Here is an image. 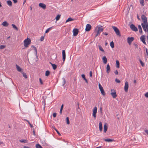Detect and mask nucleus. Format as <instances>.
I'll return each instance as SVG.
<instances>
[{
  "instance_id": "obj_14",
  "label": "nucleus",
  "mask_w": 148,
  "mask_h": 148,
  "mask_svg": "<svg viewBox=\"0 0 148 148\" xmlns=\"http://www.w3.org/2000/svg\"><path fill=\"white\" fill-rule=\"evenodd\" d=\"M62 60L64 62L66 58V54L65 51V50H63L62 51Z\"/></svg>"
},
{
  "instance_id": "obj_16",
  "label": "nucleus",
  "mask_w": 148,
  "mask_h": 148,
  "mask_svg": "<svg viewBox=\"0 0 148 148\" xmlns=\"http://www.w3.org/2000/svg\"><path fill=\"white\" fill-rule=\"evenodd\" d=\"M104 131L105 133H106L107 130L108 129V125L106 123H105L103 127Z\"/></svg>"
},
{
  "instance_id": "obj_40",
  "label": "nucleus",
  "mask_w": 148,
  "mask_h": 148,
  "mask_svg": "<svg viewBox=\"0 0 148 148\" xmlns=\"http://www.w3.org/2000/svg\"><path fill=\"white\" fill-rule=\"evenodd\" d=\"M139 61H140V63L141 66H142L143 67L145 65L144 63L142 62V61L140 59L139 60Z\"/></svg>"
},
{
  "instance_id": "obj_32",
  "label": "nucleus",
  "mask_w": 148,
  "mask_h": 148,
  "mask_svg": "<svg viewBox=\"0 0 148 148\" xmlns=\"http://www.w3.org/2000/svg\"><path fill=\"white\" fill-rule=\"evenodd\" d=\"M116 67L118 68H119V62L117 60H116Z\"/></svg>"
},
{
  "instance_id": "obj_8",
  "label": "nucleus",
  "mask_w": 148,
  "mask_h": 148,
  "mask_svg": "<svg viewBox=\"0 0 148 148\" xmlns=\"http://www.w3.org/2000/svg\"><path fill=\"white\" fill-rule=\"evenodd\" d=\"M130 27L131 29L135 32L138 31V29L133 24H131L130 26Z\"/></svg>"
},
{
  "instance_id": "obj_5",
  "label": "nucleus",
  "mask_w": 148,
  "mask_h": 148,
  "mask_svg": "<svg viewBox=\"0 0 148 148\" xmlns=\"http://www.w3.org/2000/svg\"><path fill=\"white\" fill-rule=\"evenodd\" d=\"M141 18L143 21V24H145L146 23H148L147 21V18L144 15H142L141 16Z\"/></svg>"
},
{
  "instance_id": "obj_24",
  "label": "nucleus",
  "mask_w": 148,
  "mask_h": 148,
  "mask_svg": "<svg viewBox=\"0 0 148 148\" xmlns=\"http://www.w3.org/2000/svg\"><path fill=\"white\" fill-rule=\"evenodd\" d=\"M19 141L20 142L24 143H27L28 142L27 140L26 139H22L21 140H20Z\"/></svg>"
},
{
  "instance_id": "obj_13",
  "label": "nucleus",
  "mask_w": 148,
  "mask_h": 148,
  "mask_svg": "<svg viewBox=\"0 0 148 148\" xmlns=\"http://www.w3.org/2000/svg\"><path fill=\"white\" fill-rule=\"evenodd\" d=\"M91 28V25L89 24H87L86 26L85 30L86 31H89L90 30Z\"/></svg>"
},
{
  "instance_id": "obj_2",
  "label": "nucleus",
  "mask_w": 148,
  "mask_h": 148,
  "mask_svg": "<svg viewBox=\"0 0 148 148\" xmlns=\"http://www.w3.org/2000/svg\"><path fill=\"white\" fill-rule=\"evenodd\" d=\"M141 25L143 28L144 31L145 32H148V24L146 23L145 24L141 23Z\"/></svg>"
},
{
  "instance_id": "obj_29",
  "label": "nucleus",
  "mask_w": 148,
  "mask_h": 148,
  "mask_svg": "<svg viewBox=\"0 0 148 148\" xmlns=\"http://www.w3.org/2000/svg\"><path fill=\"white\" fill-rule=\"evenodd\" d=\"M74 20V19L72 18H71L70 17L68 18V19L66 20V23H67V22L69 21H73Z\"/></svg>"
},
{
  "instance_id": "obj_54",
  "label": "nucleus",
  "mask_w": 148,
  "mask_h": 148,
  "mask_svg": "<svg viewBox=\"0 0 148 148\" xmlns=\"http://www.w3.org/2000/svg\"><path fill=\"white\" fill-rule=\"evenodd\" d=\"M115 74L116 75H118V72L117 70H116L114 72Z\"/></svg>"
},
{
  "instance_id": "obj_19",
  "label": "nucleus",
  "mask_w": 148,
  "mask_h": 148,
  "mask_svg": "<svg viewBox=\"0 0 148 148\" xmlns=\"http://www.w3.org/2000/svg\"><path fill=\"white\" fill-rule=\"evenodd\" d=\"M99 130L101 132L102 130V125L101 122H99Z\"/></svg>"
},
{
  "instance_id": "obj_46",
  "label": "nucleus",
  "mask_w": 148,
  "mask_h": 148,
  "mask_svg": "<svg viewBox=\"0 0 148 148\" xmlns=\"http://www.w3.org/2000/svg\"><path fill=\"white\" fill-rule=\"evenodd\" d=\"M39 80L40 83L41 84H43V82H42V79L40 78L39 79Z\"/></svg>"
},
{
  "instance_id": "obj_38",
  "label": "nucleus",
  "mask_w": 148,
  "mask_h": 148,
  "mask_svg": "<svg viewBox=\"0 0 148 148\" xmlns=\"http://www.w3.org/2000/svg\"><path fill=\"white\" fill-rule=\"evenodd\" d=\"M52 28V27H51L48 28L45 31V33H48L49 31L51 30V29Z\"/></svg>"
},
{
  "instance_id": "obj_50",
  "label": "nucleus",
  "mask_w": 148,
  "mask_h": 148,
  "mask_svg": "<svg viewBox=\"0 0 148 148\" xmlns=\"http://www.w3.org/2000/svg\"><path fill=\"white\" fill-rule=\"evenodd\" d=\"M145 96L148 98V92H146L145 94Z\"/></svg>"
},
{
  "instance_id": "obj_49",
  "label": "nucleus",
  "mask_w": 148,
  "mask_h": 148,
  "mask_svg": "<svg viewBox=\"0 0 148 148\" xmlns=\"http://www.w3.org/2000/svg\"><path fill=\"white\" fill-rule=\"evenodd\" d=\"M81 76H82V77L84 79L86 78L85 77V75L84 74H82V75Z\"/></svg>"
},
{
  "instance_id": "obj_56",
  "label": "nucleus",
  "mask_w": 148,
  "mask_h": 148,
  "mask_svg": "<svg viewBox=\"0 0 148 148\" xmlns=\"http://www.w3.org/2000/svg\"><path fill=\"white\" fill-rule=\"evenodd\" d=\"M63 107V105L62 104L61 106L60 110H62Z\"/></svg>"
},
{
  "instance_id": "obj_34",
  "label": "nucleus",
  "mask_w": 148,
  "mask_h": 148,
  "mask_svg": "<svg viewBox=\"0 0 148 148\" xmlns=\"http://www.w3.org/2000/svg\"><path fill=\"white\" fill-rule=\"evenodd\" d=\"M62 79L63 80L62 86H64V85L66 83V80H65V79L64 78H62Z\"/></svg>"
},
{
  "instance_id": "obj_33",
  "label": "nucleus",
  "mask_w": 148,
  "mask_h": 148,
  "mask_svg": "<svg viewBox=\"0 0 148 148\" xmlns=\"http://www.w3.org/2000/svg\"><path fill=\"white\" fill-rule=\"evenodd\" d=\"M99 49L102 52H104V51L101 45H99Z\"/></svg>"
},
{
  "instance_id": "obj_20",
  "label": "nucleus",
  "mask_w": 148,
  "mask_h": 148,
  "mask_svg": "<svg viewBox=\"0 0 148 148\" xmlns=\"http://www.w3.org/2000/svg\"><path fill=\"white\" fill-rule=\"evenodd\" d=\"M102 60H103V62L104 64H106L107 61V59L106 56H104L103 57Z\"/></svg>"
},
{
  "instance_id": "obj_59",
  "label": "nucleus",
  "mask_w": 148,
  "mask_h": 148,
  "mask_svg": "<svg viewBox=\"0 0 148 148\" xmlns=\"http://www.w3.org/2000/svg\"><path fill=\"white\" fill-rule=\"evenodd\" d=\"M84 79L85 80V82H86V83H88V80H87V79H86V78H85V79Z\"/></svg>"
},
{
  "instance_id": "obj_1",
  "label": "nucleus",
  "mask_w": 148,
  "mask_h": 148,
  "mask_svg": "<svg viewBox=\"0 0 148 148\" xmlns=\"http://www.w3.org/2000/svg\"><path fill=\"white\" fill-rule=\"evenodd\" d=\"M24 46L25 47H28V45L30 44L31 40L29 38H27L24 41Z\"/></svg>"
},
{
  "instance_id": "obj_11",
  "label": "nucleus",
  "mask_w": 148,
  "mask_h": 148,
  "mask_svg": "<svg viewBox=\"0 0 148 148\" xmlns=\"http://www.w3.org/2000/svg\"><path fill=\"white\" fill-rule=\"evenodd\" d=\"M73 36H75L77 35L79 31L78 29L77 28H74L73 30Z\"/></svg>"
},
{
  "instance_id": "obj_55",
  "label": "nucleus",
  "mask_w": 148,
  "mask_h": 148,
  "mask_svg": "<svg viewBox=\"0 0 148 148\" xmlns=\"http://www.w3.org/2000/svg\"><path fill=\"white\" fill-rule=\"evenodd\" d=\"M13 2H14V3H16L17 2V0H13Z\"/></svg>"
},
{
  "instance_id": "obj_6",
  "label": "nucleus",
  "mask_w": 148,
  "mask_h": 148,
  "mask_svg": "<svg viewBox=\"0 0 148 148\" xmlns=\"http://www.w3.org/2000/svg\"><path fill=\"white\" fill-rule=\"evenodd\" d=\"M103 30V29L99 27L97 30V33L95 36H97L100 35V33Z\"/></svg>"
},
{
  "instance_id": "obj_3",
  "label": "nucleus",
  "mask_w": 148,
  "mask_h": 148,
  "mask_svg": "<svg viewBox=\"0 0 148 148\" xmlns=\"http://www.w3.org/2000/svg\"><path fill=\"white\" fill-rule=\"evenodd\" d=\"M112 28L114 30L116 34L119 36H121L119 31V29L116 27L112 26Z\"/></svg>"
},
{
  "instance_id": "obj_63",
  "label": "nucleus",
  "mask_w": 148,
  "mask_h": 148,
  "mask_svg": "<svg viewBox=\"0 0 148 148\" xmlns=\"http://www.w3.org/2000/svg\"><path fill=\"white\" fill-rule=\"evenodd\" d=\"M144 44H145V45H146V42H145V41H143V42H142Z\"/></svg>"
},
{
  "instance_id": "obj_26",
  "label": "nucleus",
  "mask_w": 148,
  "mask_h": 148,
  "mask_svg": "<svg viewBox=\"0 0 148 148\" xmlns=\"http://www.w3.org/2000/svg\"><path fill=\"white\" fill-rule=\"evenodd\" d=\"M140 3L142 6H143L144 5V0H139Z\"/></svg>"
},
{
  "instance_id": "obj_9",
  "label": "nucleus",
  "mask_w": 148,
  "mask_h": 148,
  "mask_svg": "<svg viewBox=\"0 0 148 148\" xmlns=\"http://www.w3.org/2000/svg\"><path fill=\"white\" fill-rule=\"evenodd\" d=\"M110 94L113 97V98H115L116 97V94L115 90H112L111 91Z\"/></svg>"
},
{
  "instance_id": "obj_18",
  "label": "nucleus",
  "mask_w": 148,
  "mask_h": 148,
  "mask_svg": "<svg viewBox=\"0 0 148 148\" xmlns=\"http://www.w3.org/2000/svg\"><path fill=\"white\" fill-rule=\"evenodd\" d=\"M2 25L4 27H7L8 25L9 24L7 21H5L2 23Z\"/></svg>"
},
{
  "instance_id": "obj_42",
  "label": "nucleus",
  "mask_w": 148,
  "mask_h": 148,
  "mask_svg": "<svg viewBox=\"0 0 148 148\" xmlns=\"http://www.w3.org/2000/svg\"><path fill=\"white\" fill-rule=\"evenodd\" d=\"M5 46L3 45H1L0 46V49H2L5 48Z\"/></svg>"
},
{
  "instance_id": "obj_35",
  "label": "nucleus",
  "mask_w": 148,
  "mask_h": 148,
  "mask_svg": "<svg viewBox=\"0 0 148 148\" xmlns=\"http://www.w3.org/2000/svg\"><path fill=\"white\" fill-rule=\"evenodd\" d=\"M60 15L59 14L58 15H57L56 17V21H58L59 20L60 18Z\"/></svg>"
},
{
  "instance_id": "obj_51",
  "label": "nucleus",
  "mask_w": 148,
  "mask_h": 148,
  "mask_svg": "<svg viewBox=\"0 0 148 148\" xmlns=\"http://www.w3.org/2000/svg\"><path fill=\"white\" fill-rule=\"evenodd\" d=\"M90 76L91 77L92 76V72L91 71H90Z\"/></svg>"
},
{
  "instance_id": "obj_64",
  "label": "nucleus",
  "mask_w": 148,
  "mask_h": 148,
  "mask_svg": "<svg viewBox=\"0 0 148 148\" xmlns=\"http://www.w3.org/2000/svg\"><path fill=\"white\" fill-rule=\"evenodd\" d=\"M26 1V0H24V1H23V4H24L25 3Z\"/></svg>"
},
{
  "instance_id": "obj_45",
  "label": "nucleus",
  "mask_w": 148,
  "mask_h": 148,
  "mask_svg": "<svg viewBox=\"0 0 148 148\" xmlns=\"http://www.w3.org/2000/svg\"><path fill=\"white\" fill-rule=\"evenodd\" d=\"M115 82L118 83H120V81L119 79H118L117 78H116L115 80Z\"/></svg>"
},
{
  "instance_id": "obj_43",
  "label": "nucleus",
  "mask_w": 148,
  "mask_h": 148,
  "mask_svg": "<svg viewBox=\"0 0 148 148\" xmlns=\"http://www.w3.org/2000/svg\"><path fill=\"white\" fill-rule=\"evenodd\" d=\"M23 76L25 78H27V76L26 74L24 73H23Z\"/></svg>"
},
{
  "instance_id": "obj_12",
  "label": "nucleus",
  "mask_w": 148,
  "mask_h": 148,
  "mask_svg": "<svg viewBox=\"0 0 148 148\" xmlns=\"http://www.w3.org/2000/svg\"><path fill=\"white\" fill-rule=\"evenodd\" d=\"M128 87L129 84L128 82H125L124 86V90L125 92H127L128 91Z\"/></svg>"
},
{
  "instance_id": "obj_62",
  "label": "nucleus",
  "mask_w": 148,
  "mask_h": 148,
  "mask_svg": "<svg viewBox=\"0 0 148 148\" xmlns=\"http://www.w3.org/2000/svg\"><path fill=\"white\" fill-rule=\"evenodd\" d=\"M62 110H60V114H61L62 113Z\"/></svg>"
},
{
  "instance_id": "obj_17",
  "label": "nucleus",
  "mask_w": 148,
  "mask_h": 148,
  "mask_svg": "<svg viewBox=\"0 0 148 148\" xmlns=\"http://www.w3.org/2000/svg\"><path fill=\"white\" fill-rule=\"evenodd\" d=\"M32 47L34 49V50L35 51V54H36V57L37 58H38V56L37 55V49L36 47L34 46H32Z\"/></svg>"
},
{
  "instance_id": "obj_60",
  "label": "nucleus",
  "mask_w": 148,
  "mask_h": 148,
  "mask_svg": "<svg viewBox=\"0 0 148 148\" xmlns=\"http://www.w3.org/2000/svg\"><path fill=\"white\" fill-rule=\"evenodd\" d=\"M33 135L34 136L35 135V131L34 130L33 131Z\"/></svg>"
},
{
  "instance_id": "obj_48",
  "label": "nucleus",
  "mask_w": 148,
  "mask_h": 148,
  "mask_svg": "<svg viewBox=\"0 0 148 148\" xmlns=\"http://www.w3.org/2000/svg\"><path fill=\"white\" fill-rule=\"evenodd\" d=\"M56 113H54L53 114V117H55L56 116Z\"/></svg>"
},
{
  "instance_id": "obj_57",
  "label": "nucleus",
  "mask_w": 148,
  "mask_h": 148,
  "mask_svg": "<svg viewBox=\"0 0 148 148\" xmlns=\"http://www.w3.org/2000/svg\"><path fill=\"white\" fill-rule=\"evenodd\" d=\"M139 32L140 33H142V29H139Z\"/></svg>"
},
{
  "instance_id": "obj_31",
  "label": "nucleus",
  "mask_w": 148,
  "mask_h": 148,
  "mask_svg": "<svg viewBox=\"0 0 148 148\" xmlns=\"http://www.w3.org/2000/svg\"><path fill=\"white\" fill-rule=\"evenodd\" d=\"M110 45L111 47L112 48L114 47V44L113 41H112L110 42Z\"/></svg>"
},
{
  "instance_id": "obj_36",
  "label": "nucleus",
  "mask_w": 148,
  "mask_h": 148,
  "mask_svg": "<svg viewBox=\"0 0 148 148\" xmlns=\"http://www.w3.org/2000/svg\"><path fill=\"white\" fill-rule=\"evenodd\" d=\"M50 72L49 71H47L45 72V76H48L49 75Z\"/></svg>"
},
{
  "instance_id": "obj_21",
  "label": "nucleus",
  "mask_w": 148,
  "mask_h": 148,
  "mask_svg": "<svg viewBox=\"0 0 148 148\" xmlns=\"http://www.w3.org/2000/svg\"><path fill=\"white\" fill-rule=\"evenodd\" d=\"M106 71L107 73H108L110 72V67L109 65L108 64L107 65V67H106Z\"/></svg>"
},
{
  "instance_id": "obj_22",
  "label": "nucleus",
  "mask_w": 148,
  "mask_h": 148,
  "mask_svg": "<svg viewBox=\"0 0 148 148\" xmlns=\"http://www.w3.org/2000/svg\"><path fill=\"white\" fill-rule=\"evenodd\" d=\"M104 140L107 142H111L113 141L114 140L112 139H104Z\"/></svg>"
},
{
  "instance_id": "obj_27",
  "label": "nucleus",
  "mask_w": 148,
  "mask_h": 148,
  "mask_svg": "<svg viewBox=\"0 0 148 148\" xmlns=\"http://www.w3.org/2000/svg\"><path fill=\"white\" fill-rule=\"evenodd\" d=\"M7 3L8 5L10 6H11L12 5V1L10 0H8L7 1Z\"/></svg>"
},
{
  "instance_id": "obj_61",
  "label": "nucleus",
  "mask_w": 148,
  "mask_h": 148,
  "mask_svg": "<svg viewBox=\"0 0 148 148\" xmlns=\"http://www.w3.org/2000/svg\"><path fill=\"white\" fill-rule=\"evenodd\" d=\"M77 108H78V109H79V103H77Z\"/></svg>"
},
{
  "instance_id": "obj_41",
  "label": "nucleus",
  "mask_w": 148,
  "mask_h": 148,
  "mask_svg": "<svg viewBox=\"0 0 148 148\" xmlns=\"http://www.w3.org/2000/svg\"><path fill=\"white\" fill-rule=\"evenodd\" d=\"M66 119L67 123L68 124H69L70 123V122H69V117H67L66 118Z\"/></svg>"
},
{
  "instance_id": "obj_4",
  "label": "nucleus",
  "mask_w": 148,
  "mask_h": 148,
  "mask_svg": "<svg viewBox=\"0 0 148 148\" xmlns=\"http://www.w3.org/2000/svg\"><path fill=\"white\" fill-rule=\"evenodd\" d=\"M99 88L100 90L101 93L103 96H105L106 95V93L105 92L103 87L101 86L100 84L99 83Z\"/></svg>"
},
{
  "instance_id": "obj_53",
  "label": "nucleus",
  "mask_w": 148,
  "mask_h": 148,
  "mask_svg": "<svg viewBox=\"0 0 148 148\" xmlns=\"http://www.w3.org/2000/svg\"><path fill=\"white\" fill-rule=\"evenodd\" d=\"M145 132L148 135V130H145Z\"/></svg>"
},
{
  "instance_id": "obj_52",
  "label": "nucleus",
  "mask_w": 148,
  "mask_h": 148,
  "mask_svg": "<svg viewBox=\"0 0 148 148\" xmlns=\"http://www.w3.org/2000/svg\"><path fill=\"white\" fill-rule=\"evenodd\" d=\"M138 28L139 29H142L140 25H138Z\"/></svg>"
},
{
  "instance_id": "obj_15",
  "label": "nucleus",
  "mask_w": 148,
  "mask_h": 148,
  "mask_svg": "<svg viewBox=\"0 0 148 148\" xmlns=\"http://www.w3.org/2000/svg\"><path fill=\"white\" fill-rule=\"evenodd\" d=\"M39 6L42 8L43 9H45L46 8V5L45 4L43 3H40L39 4Z\"/></svg>"
},
{
  "instance_id": "obj_28",
  "label": "nucleus",
  "mask_w": 148,
  "mask_h": 148,
  "mask_svg": "<svg viewBox=\"0 0 148 148\" xmlns=\"http://www.w3.org/2000/svg\"><path fill=\"white\" fill-rule=\"evenodd\" d=\"M51 64L52 66L53 69L54 70H55L57 68V65L55 64H52L51 63Z\"/></svg>"
},
{
  "instance_id": "obj_23",
  "label": "nucleus",
  "mask_w": 148,
  "mask_h": 148,
  "mask_svg": "<svg viewBox=\"0 0 148 148\" xmlns=\"http://www.w3.org/2000/svg\"><path fill=\"white\" fill-rule=\"evenodd\" d=\"M16 69L17 71L19 72H21V71L22 69L17 65H16Z\"/></svg>"
},
{
  "instance_id": "obj_7",
  "label": "nucleus",
  "mask_w": 148,
  "mask_h": 148,
  "mask_svg": "<svg viewBox=\"0 0 148 148\" xmlns=\"http://www.w3.org/2000/svg\"><path fill=\"white\" fill-rule=\"evenodd\" d=\"M134 38L133 37H128L127 38V42L129 45L131 44L132 42L134 40Z\"/></svg>"
},
{
  "instance_id": "obj_10",
  "label": "nucleus",
  "mask_w": 148,
  "mask_h": 148,
  "mask_svg": "<svg viewBox=\"0 0 148 148\" xmlns=\"http://www.w3.org/2000/svg\"><path fill=\"white\" fill-rule=\"evenodd\" d=\"M97 108L96 107H95L93 110L92 115L95 119L96 118V113L97 112Z\"/></svg>"
},
{
  "instance_id": "obj_37",
  "label": "nucleus",
  "mask_w": 148,
  "mask_h": 148,
  "mask_svg": "<svg viewBox=\"0 0 148 148\" xmlns=\"http://www.w3.org/2000/svg\"><path fill=\"white\" fill-rule=\"evenodd\" d=\"M36 148H42V146L39 144H37L36 145Z\"/></svg>"
},
{
  "instance_id": "obj_58",
  "label": "nucleus",
  "mask_w": 148,
  "mask_h": 148,
  "mask_svg": "<svg viewBox=\"0 0 148 148\" xmlns=\"http://www.w3.org/2000/svg\"><path fill=\"white\" fill-rule=\"evenodd\" d=\"M103 34L106 35H108V34L106 32H103Z\"/></svg>"
},
{
  "instance_id": "obj_39",
  "label": "nucleus",
  "mask_w": 148,
  "mask_h": 148,
  "mask_svg": "<svg viewBox=\"0 0 148 148\" xmlns=\"http://www.w3.org/2000/svg\"><path fill=\"white\" fill-rule=\"evenodd\" d=\"M145 51L146 53L145 54V56L146 57H147V56H148V49L147 48H146L145 49Z\"/></svg>"
},
{
  "instance_id": "obj_47",
  "label": "nucleus",
  "mask_w": 148,
  "mask_h": 148,
  "mask_svg": "<svg viewBox=\"0 0 148 148\" xmlns=\"http://www.w3.org/2000/svg\"><path fill=\"white\" fill-rule=\"evenodd\" d=\"M54 129L57 132V133L58 134V135H60V133H59V131L55 128H54Z\"/></svg>"
},
{
  "instance_id": "obj_30",
  "label": "nucleus",
  "mask_w": 148,
  "mask_h": 148,
  "mask_svg": "<svg viewBox=\"0 0 148 148\" xmlns=\"http://www.w3.org/2000/svg\"><path fill=\"white\" fill-rule=\"evenodd\" d=\"M12 26L13 27L15 30H18V28L17 27L14 25V24H12Z\"/></svg>"
},
{
  "instance_id": "obj_25",
  "label": "nucleus",
  "mask_w": 148,
  "mask_h": 148,
  "mask_svg": "<svg viewBox=\"0 0 148 148\" xmlns=\"http://www.w3.org/2000/svg\"><path fill=\"white\" fill-rule=\"evenodd\" d=\"M145 36L143 35L142 36H141L140 37V39L143 42V41L145 40Z\"/></svg>"
},
{
  "instance_id": "obj_44",
  "label": "nucleus",
  "mask_w": 148,
  "mask_h": 148,
  "mask_svg": "<svg viewBox=\"0 0 148 148\" xmlns=\"http://www.w3.org/2000/svg\"><path fill=\"white\" fill-rule=\"evenodd\" d=\"M44 36H42L40 38V40L41 41H42L44 40Z\"/></svg>"
}]
</instances>
